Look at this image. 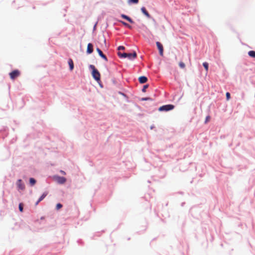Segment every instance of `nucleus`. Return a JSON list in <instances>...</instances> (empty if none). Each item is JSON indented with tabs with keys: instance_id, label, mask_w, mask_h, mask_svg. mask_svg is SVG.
I'll return each mask as SVG.
<instances>
[{
	"instance_id": "f257e3e1",
	"label": "nucleus",
	"mask_w": 255,
	"mask_h": 255,
	"mask_svg": "<svg viewBox=\"0 0 255 255\" xmlns=\"http://www.w3.org/2000/svg\"><path fill=\"white\" fill-rule=\"evenodd\" d=\"M90 68L92 69V76L93 78L97 81H99L100 80V74L99 72L95 68V67L91 65Z\"/></svg>"
},
{
	"instance_id": "f03ea898",
	"label": "nucleus",
	"mask_w": 255,
	"mask_h": 255,
	"mask_svg": "<svg viewBox=\"0 0 255 255\" xmlns=\"http://www.w3.org/2000/svg\"><path fill=\"white\" fill-rule=\"evenodd\" d=\"M118 55L120 57L123 58H128L129 59H134L136 57V53L135 52H133L132 53H121L120 52L118 53Z\"/></svg>"
},
{
	"instance_id": "7ed1b4c3",
	"label": "nucleus",
	"mask_w": 255,
	"mask_h": 255,
	"mask_svg": "<svg viewBox=\"0 0 255 255\" xmlns=\"http://www.w3.org/2000/svg\"><path fill=\"white\" fill-rule=\"evenodd\" d=\"M174 106L173 105H166L160 107L158 110L159 111H168L174 109Z\"/></svg>"
},
{
	"instance_id": "20e7f679",
	"label": "nucleus",
	"mask_w": 255,
	"mask_h": 255,
	"mask_svg": "<svg viewBox=\"0 0 255 255\" xmlns=\"http://www.w3.org/2000/svg\"><path fill=\"white\" fill-rule=\"evenodd\" d=\"M20 74V73L18 70H15L9 74L10 79L13 80L18 77Z\"/></svg>"
},
{
	"instance_id": "39448f33",
	"label": "nucleus",
	"mask_w": 255,
	"mask_h": 255,
	"mask_svg": "<svg viewBox=\"0 0 255 255\" xmlns=\"http://www.w3.org/2000/svg\"><path fill=\"white\" fill-rule=\"evenodd\" d=\"M156 44L159 50V54L162 56L163 55V47L162 45L159 42H156Z\"/></svg>"
},
{
	"instance_id": "423d86ee",
	"label": "nucleus",
	"mask_w": 255,
	"mask_h": 255,
	"mask_svg": "<svg viewBox=\"0 0 255 255\" xmlns=\"http://www.w3.org/2000/svg\"><path fill=\"white\" fill-rule=\"evenodd\" d=\"M16 185L18 189L19 190H23L25 188V186L24 184L22 183V180L21 179H18L16 182Z\"/></svg>"
},
{
	"instance_id": "0eeeda50",
	"label": "nucleus",
	"mask_w": 255,
	"mask_h": 255,
	"mask_svg": "<svg viewBox=\"0 0 255 255\" xmlns=\"http://www.w3.org/2000/svg\"><path fill=\"white\" fill-rule=\"evenodd\" d=\"M56 180L59 184H64L66 181V179L65 177L60 176L56 177Z\"/></svg>"
},
{
	"instance_id": "6e6552de",
	"label": "nucleus",
	"mask_w": 255,
	"mask_h": 255,
	"mask_svg": "<svg viewBox=\"0 0 255 255\" xmlns=\"http://www.w3.org/2000/svg\"><path fill=\"white\" fill-rule=\"evenodd\" d=\"M96 50L98 52V53H99V55L102 58H103L105 61H108V59H107V57L106 56V55L103 54V52L99 48H97Z\"/></svg>"
},
{
	"instance_id": "1a4fd4ad",
	"label": "nucleus",
	"mask_w": 255,
	"mask_h": 255,
	"mask_svg": "<svg viewBox=\"0 0 255 255\" xmlns=\"http://www.w3.org/2000/svg\"><path fill=\"white\" fill-rule=\"evenodd\" d=\"M93 52V46L92 43H89L87 45V53L91 54Z\"/></svg>"
},
{
	"instance_id": "9d476101",
	"label": "nucleus",
	"mask_w": 255,
	"mask_h": 255,
	"mask_svg": "<svg viewBox=\"0 0 255 255\" xmlns=\"http://www.w3.org/2000/svg\"><path fill=\"white\" fill-rule=\"evenodd\" d=\"M138 80L140 83L143 84L147 82V78L145 76H140L139 77Z\"/></svg>"
},
{
	"instance_id": "9b49d317",
	"label": "nucleus",
	"mask_w": 255,
	"mask_h": 255,
	"mask_svg": "<svg viewBox=\"0 0 255 255\" xmlns=\"http://www.w3.org/2000/svg\"><path fill=\"white\" fill-rule=\"evenodd\" d=\"M121 17L126 20H127L128 22H129L130 23H133V21L131 19V18H130L129 16L124 14H121Z\"/></svg>"
},
{
	"instance_id": "f8f14e48",
	"label": "nucleus",
	"mask_w": 255,
	"mask_h": 255,
	"mask_svg": "<svg viewBox=\"0 0 255 255\" xmlns=\"http://www.w3.org/2000/svg\"><path fill=\"white\" fill-rule=\"evenodd\" d=\"M141 10L142 12L148 18L150 17V15L148 12V11L146 10L145 8L144 7H142L141 8Z\"/></svg>"
},
{
	"instance_id": "ddd939ff",
	"label": "nucleus",
	"mask_w": 255,
	"mask_h": 255,
	"mask_svg": "<svg viewBox=\"0 0 255 255\" xmlns=\"http://www.w3.org/2000/svg\"><path fill=\"white\" fill-rule=\"evenodd\" d=\"M68 64L69 65L70 70L71 71L73 70L74 68V63L72 59H69L68 60Z\"/></svg>"
},
{
	"instance_id": "4468645a",
	"label": "nucleus",
	"mask_w": 255,
	"mask_h": 255,
	"mask_svg": "<svg viewBox=\"0 0 255 255\" xmlns=\"http://www.w3.org/2000/svg\"><path fill=\"white\" fill-rule=\"evenodd\" d=\"M47 195V192H44L41 195V196L39 198L38 202L41 201Z\"/></svg>"
},
{
	"instance_id": "2eb2a0df",
	"label": "nucleus",
	"mask_w": 255,
	"mask_h": 255,
	"mask_svg": "<svg viewBox=\"0 0 255 255\" xmlns=\"http://www.w3.org/2000/svg\"><path fill=\"white\" fill-rule=\"evenodd\" d=\"M248 54L250 57L255 58V51H253V50L250 51L248 52Z\"/></svg>"
},
{
	"instance_id": "dca6fc26",
	"label": "nucleus",
	"mask_w": 255,
	"mask_h": 255,
	"mask_svg": "<svg viewBox=\"0 0 255 255\" xmlns=\"http://www.w3.org/2000/svg\"><path fill=\"white\" fill-rule=\"evenodd\" d=\"M29 183L31 186H33L35 184L36 180L33 178H30L29 179Z\"/></svg>"
},
{
	"instance_id": "f3484780",
	"label": "nucleus",
	"mask_w": 255,
	"mask_h": 255,
	"mask_svg": "<svg viewBox=\"0 0 255 255\" xmlns=\"http://www.w3.org/2000/svg\"><path fill=\"white\" fill-rule=\"evenodd\" d=\"M203 65L205 68L206 71L207 72L208 71V63L207 62H204L203 63Z\"/></svg>"
},
{
	"instance_id": "a211bd4d",
	"label": "nucleus",
	"mask_w": 255,
	"mask_h": 255,
	"mask_svg": "<svg viewBox=\"0 0 255 255\" xmlns=\"http://www.w3.org/2000/svg\"><path fill=\"white\" fill-rule=\"evenodd\" d=\"M179 65V67L182 69H184L185 67V64L183 62H180Z\"/></svg>"
},
{
	"instance_id": "6ab92c4d",
	"label": "nucleus",
	"mask_w": 255,
	"mask_h": 255,
	"mask_svg": "<svg viewBox=\"0 0 255 255\" xmlns=\"http://www.w3.org/2000/svg\"><path fill=\"white\" fill-rule=\"evenodd\" d=\"M120 22L125 26L130 28H131V26L128 24L127 23L124 22V21H120Z\"/></svg>"
},
{
	"instance_id": "aec40b11",
	"label": "nucleus",
	"mask_w": 255,
	"mask_h": 255,
	"mask_svg": "<svg viewBox=\"0 0 255 255\" xmlns=\"http://www.w3.org/2000/svg\"><path fill=\"white\" fill-rule=\"evenodd\" d=\"M62 207V205L60 203H58L57 205H56V209L57 210H59L60 209H61V208Z\"/></svg>"
},
{
	"instance_id": "412c9836",
	"label": "nucleus",
	"mask_w": 255,
	"mask_h": 255,
	"mask_svg": "<svg viewBox=\"0 0 255 255\" xmlns=\"http://www.w3.org/2000/svg\"><path fill=\"white\" fill-rule=\"evenodd\" d=\"M148 87V85H145L143 86L142 91L143 92H145L146 91V89Z\"/></svg>"
},
{
	"instance_id": "4be33fe9",
	"label": "nucleus",
	"mask_w": 255,
	"mask_h": 255,
	"mask_svg": "<svg viewBox=\"0 0 255 255\" xmlns=\"http://www.w3.org/2000/svg\"><path fill=\"white\" fill-rule=\"evenodd\" d=\"M19 210L20 212L23 211V205L22 203L19 204Z\"/></svg>"
},
{
	"instance_id": "5701e85b",
	"label": "nucleus",
	"mask_w": 255,
	"mask_h": 255,
	"mask_svg": "<svg viewBox=\"0 0 255 255\" xmlns=\"http://www.w3.org/2000/svg\"><path fill=\"white\" fill-rule=\"evenodd\" d=\"M227 100H229L230 99V94L229 92H227L226 94Z\"/></svg>"
},
{
	"instance_id": "b1692460",
	"label": "nucleus",
	"mask_w": 255,
	"mask_h": 255,
	"mask_svg": "<svg viewBox=\"0 0 255 255\" xmlns=\"http://www.w3.org/2000/svg\"><path fill=\"white\" fill-rule=\"evenodd\" d=\"M210 119H211L210 116H207L206 118V119H205V123H208L210 120Z\"/></svg>"
},
{
	"instance_id": "393cba45",
	"label": "nucleus",
	"mask_w": 255,
	"mask_h": 255,
	"mask_svg": "<svg viewBox=\"0 0 255 255\" xmlns=\"http://www.w3.org/2000/svg\"><path fill=\"white\" fill-rule=\"evenodd\" d=\"M129 2H131L134 3H137L138 2V0H129Z\"/></svg>"
},
{
	"instance_id": "a878e982",
	"label": "nucleus",
	"mask_w": 255,
	"mask_h": 255,
	"mask_svg": "<svg viewBox=\"0 0 255 255\" xmlns=\"http://www.w3.org/2000/svg\"><path fill=\"white\" fill-rule=\"evenodd\" d=\"M125 47L123 46H120L119 47H118V50H124L125 49Z\"/></svg>"
},
{
	"instance_id": "bb28decb",
	"label": "nucleus",
	"mask_w": 255,
	"mask_h": 255,
	"mask_svg": "<svg viewBox=\"0 0 255 255\" xmlns=\"http://www.w3.org/2000/svg\"><path fill=\"white\" fill-rule=\"evenodd\" d=\"M149 99H150V98H143L142 100L146 101V100H149Z\"/></svg>"
},
{
	"instance_id": "cd10ccee",
	"label": "nucleus",
	"mask_w": 255,
	"mask_h": 255,
	"mask_svg": "<svg viewBox=\"0 0 255 255\" xmlns=\"http://www.w3.org/2000/svg\"><path fill=\"white\" fill-rule=\"evenodd\" d=\"M60 172H61L62 174H64V175H65V174H66L65 172H64V171H63V170H61V171H60Z\"/></svg>"
},
{
	"instance_id": "c85d7f7f",
	"label": "nucleus",
	"mask_w": 255,
	"mask_h": 255,
	"mask_svg": "<svg viewBox=\"0 0 255 255\" xmlns=\"http://www.w3.org/2000/svg\"><path fill=\"white\" fill-rule=\"evenodd\" d=\"M40 202H38V200L35 203V205H37L38 204V203H39Z\"/></svg>"
}]
</instances>
